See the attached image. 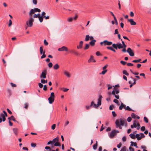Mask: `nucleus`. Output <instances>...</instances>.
<instances>
[{"instance_id": "1", "label": "nucleus", "mask_w": 151, "mask_h": 151, "mask_svg": "<svg viewBox=\"0 0 151 151\" xmlns=\"http://www.w3.org/2000/svg\"><path fill=\"white\" fill-rule=\"evenodd\" d=\"M127 121L124 119L120 118L119 120H116L115 122L116 127V128H119L120 129H122V128L121 126L126 125Z\"/></svg>"}, {"instance_id": "2", "label": "nucleus", "mask_w": 151, "mask_h": 151, "mask_svg": "<svg viewBox=\"0 0 151 151\" xmlns=\"http://www.w3.org/2000/svg\"><path fill=\"white\" fill-rule=\"evenodd\" d=\"M55 94L53 92L51 93L50 97L48 98L49 103L50 104H52L54 101Z\"/></svg>"}, {"instance_id": "3", "label": "nucleus", "mask_w": 151, "mask_h": 151, "mask_svg": "<svg viewBox=\"0 0 151 151\" xmlns=\"http://www.w3.org/2000/svg\"><path fill=\"white\" fill-rule=\"evenodd\" d=\"M112 46L116 50H117L118 48L121 49L123 48L122 45L120 43L118 44L114 43L112 44Z\"/></svg>"}, {"instance_id": "4", "label": "nucleus", "mask_w": 151, "mask_h": 151, "mask_svg": "<svg viewBox=\"0 0 151 151\" xmlns=\"http://www.w3.org/2000/svg\"><path fill=\"white\" fill-rule=\"evenodd\" d=\"M34 21V19L33 18L30 17L29 18L28 21L26 22V24L29 27H31L33 25V22Z\"/></svg>"}, {"instance_id": "5", "label": "nucleus", "mask_w": 151, "mask_h": 151, "mask_svg": "<svg viewBox=\"0 0 151 151\" xmlns=\"http://www.w3.org/2000/svg\"><path fill=\"white\" fill-rule=\"evenodd\" d=\"M100 44L101 45H102L103 44L104 46L110 45L112 44V42L111 41H109L107 40H104L103 42H101Z\"/></svg>"}, {"instance_id": "6", "label": "nucleus", "mask_w": 151, "mask_h": 151, "mask_svg": "<svg viewBox=\"0 0 151 151\" xmlns=\"http://www.w3.org/2000/svg\"><path fill=\"white\" fill-rule=\"evenodd\" d=\"M136 138L138 140H140L142 138L145 137V135L142 133H140L139 134H136Z\"/></svg>"}, {"instance_id": "7", "label": "nucleus", "mask_w": 151, "mask_h": 151, "mask_svg": "<svg viewBox=\"0 0 151 151\" xmlns=\"http://www.w3.org/2000/svg\"><path fill=\"white\" fill-rule=\"evenodd\" d=\"M94 102L93 101H92L91 103V104L90 106H86V109L87 110L89 109L91 107L93 106V107L95 108H97V106L96 104H94Z\"/></svg>"}, {"instance_id": "8", "label": "nucleus", "mask_w": 151, "mask_h": 151, "mask_svg": "<svg viewBox=\"0 0 151 151\" xmlns=\"http://www.w3.org/2000/svg\"><path fill=\"white\" fill-rule=\"evenodd\" d=\"M47 70H44L43 71L41 74L40 75V78H46V75L47 74Z\"/></svg>"}, {"instance_id": "9", "label": "nucleus", "mask_w": 151, "mask_h": 151, "mask_svg": "<svg viewBox=\"0 0 151 151\" xmlns=\"http://www.w3.org/2000/svg\"><path fill=\"white\" fill-rule=\"evenodd\" d=\"M127 51L130 56H133L134 55V53L132 50L130 48H128L127 50Z\"/></svg>"}, {"instance_id": "10", "label": "nucleus", "mask_w": 151, "mask_h": 151, "mask_svg": "<svg viewBox=\"0 0 151 151\" xmlns=\"http://www.w3.org/2000/svg\"><path fill=\"white\" fill-rule=\"evenodd\" d=\"M102 96L101 95H99L98 100L97 104L96 105L98 107V106H100L101 104V100Z\"/></svg>"}, {"instance_id": "11", "label": "nucleus", "mask_w": 151, "mask_h": 151, "mask_svg": "<svg viewBox=\"0 0 151 151\" xmlns=\"http://www.w3.org/2000/svg\"><path fill=\"white\" fill-rule=\"evenodd\" d=\"M58 50L60 51H68V48L65 46H63L61 48H59L58 49Z\"/></svg>"}, {"instance_id": "12", "label": "nucleus", "mask_w": 151, "mask_h": 151, "mask_svg": "<svg viewBox=\"0 0 151 151\" xmlns=\"http://www.w3.org/2000/svg\"><path fill=\"white\" fill-rule=\"evenodd\" d=\"M0 123H1L2 121L3 122H4L6 120L5 116H4V115L3 113L0 114Z\"/></svg>"}, {"instance_id": "13", "label": "nucleus", "mask_w": 151, "mask_h": 151, "mask_svg": "<svg viewBox=\"0 0 151 151\" xmlns=\"http://www.w3.org/2000/svg\"><path fill=\"white\" fill-rule=\"evenodd\" d=\"M116 134H115V130H114L110 132V133L109 134V136L110 138H113Z\"/></svg>"}, {"instance_id": "14", "label": "nucleus", "mask_w": 151, "mask_h": 151, "mask_svg": "<svg viewBox=\"0 0 151 151\" xmlns=\"http://www.w3.org/2000/svg\"><path fill=\"white\" fill-rule=\"evenodd\" d=\"M83 43V42L82 41H81L79 42V45L77 46V49H79L82 48Z\"/></svg>"}, {"instance_id": "15", "label": "nucleus", "mask_w": 151, "mask_h": 151, "mask_svg": "<svg viewBox=\"0 0 151 151\" xmlns=\"http://www.w3.org/2000/svg\"><path fill=\"white\" fill-rule=\"evenodd\" d=\"M128 21L130 22L131 25H135L136 24V23L134 21L133 19H128Z\"/></svg>"}, {"instance_id": "16", "label": "nucleus", "mask_w": 151, "mask_h": 151, "mask_svg": "<svg viewBox=\"0 0 151 151\" xmlns=\"http://www.w3.org/2000/svg\"><path fill=\"white\" fill-rule=\"evenodd\" d=\"M131 116L134 119L137 118V119H139L140 118L139 116H137V115L134 113H132Z\"/></svg>"}, {"instance_id": "17", "label": "nucleus", "mask_w": 151, "mask_h": 151, "mask_svg": "<svg viewBox=\"0 0 151 151\" xmlns=\"http://www.w3.org/2000/svg\"><path fill=\"white\" fill-rule=\"evenodd\" d=\"M112 94L114 95L115 98H116L117 99H119V96L118 95H116V94L115 93V90H113L112 91Z\"/></svg>"}, {"instance_id": "18", "label": "nucleus", "mask_w": 151, "mask_h": 151, "mask_svg": "<svg viewBox=\"0 0 151 151\" xmlns=\"http://www.w3.org/2000/svg\"><path fill=\"white\" fill-rule=\"evenodd\" d=\"M92 60L93 62H96V60L93 59V56L92 55H91L90 59L88 60V62L89 63H90L92 61Z\"/></svg>"}, {"instance_id": "19", "label": "nucleus", "mask_w": 151, "mask_h": 151, "mask_svg": "<svg viewBox=\"0 0 151 151\" xmlns=\"http://www.w3.org/2000/svg\"><path fill=\"white\" fill-rule=\"evenodd\" d=\"M64 74L68 78H70V75L69 73L66 70H65L64 72Z\"/></svg>"}, {"instance_id": "20", "label": "nucleus", "mask_w": 151, "mask_h": 151, "mask_svg": "<svg viewBox=\"0 0 151 151\" xmlns=\"http://www.w3.org/2000/svg\"><path fill=\"white\" fill-rule=\"evenodd\" d=\"M58 137H56V138H54L53 139L52 141V145L54 144H55V143H56V142H58Z\"/></svg>"}, {"instance_id": "21", "label": "nucleus", "mask_w": 151, "mask_h": 151, "mask_svg": "<svg viewBox=\"0 0 151 151\" xmlns=\"http://www.w3.org/2000/svg\"><path fill=\"white\" fill-rule=\"evenodd\" d=\"M126 105H124L123 103H122L120 106L119 107V109L120 110H122L123 108H125Z\"/></svg>"}, {"instance_id": "22", "label": "nucleus", "mask_w": 151, "mask_h": 151, "mask_svg": "<svg viewBox=\"0 0 151 151\" xmlns=\"http://www.w3.org/2000/svg\"><path fill=\"white\" fill-rule=\"evenodd\" d=\"M106 48L110 50L113 52H115L116 50L114 49V48L112 47L108 46L106 47Z\"/></svg>"}, {"instance_id": "23", "label": "nucleus", "mask_w": 151, "mask_h": 151, "mask_svg": "<svg viewBox=\"0 0 151 151\" xmlns=\"http://www.w3.org/2000/svg\"><path fill=\"white\" fill-rule=\"evenodd\" d=\"M96 41L95 40H93L92 41H91L90 42L89 44L92 46H93L95 44V42H96Z\"/></svg>"}, {"instance_id": "24", "label": "nucleus", "mask_w": 151, "mask_h": 151, "mask_svg": "<svg viewBox=\"0 0 151 151\" xmlns=\"http://www.w3.org/2000/svg\"><path fill=\"white\" fill-rule=\"evenodd\" d=\"M59 68V66L58 63L56 64L53 67V68L55 70H57Z\"/></svg>"}, {"instance_id": "25", "label": "nucleus", "mask_w": 151, "mask_h": 151, "mask_svg": "<svg viewBox=\"0 0 151 151\" xmlns=\"http://www.w3.org/2000/svg\"><path fill=\"white\" fill-rule=\"evenodd\" d=\"M129 136H130V137L132 139H134L136 138V134L135 135V134H131L129 135Z\"/></svg>"}, {"instance_id": "26", "label": "nucleus", "mask_w": 151, "mask_h": 151, "mask_svg": "<svg viewBox=\"0 0 151 151\" xmlns=\"http://www.w3.org/2000/svg\"><path fill=\"white\" fill-rule=\"evenodd\" d=\"M35 12L33 9H31L30 12L29 13V15L30 16H31L32 15V14H34V13Z\"/></svg>"}, {"instance_id": "27", "label": "nucleus", "mask_w": 151, "mask_h": 151, "mask_svg": "<svg viewBox=\"0 0 151 151\" xmlns=\"http://www.w3.org/2000/svg\"><path fill=\"white\" fill-rule=\"evenodd\" d=\"M124 109H125V110H128V111H134V110H132L128 106H127L126 107H125V108Z\"/></svg>"}, {"instance_id": "28", "label": "nucleus", "mask_w": 151, "mask_h": 151, "mask_svg": "<svg viewBox=\"0 0 151 151\" xmlns=\"http://www.w3.org/2000/svg\"><path fill=\"white\" fill-rule=\"evenodd\" d=\"M98 146L97 141H96V143L93 145V148L94 150H96Z\"/></svg>"}, {"instance_id": "29", "label": "nucleus", "mask_w": 151, "mask_h": 151, "mask_svg": "<svg viewBox=\"0 0 151 151\" xmlns=\"http://www.w3.org/2000/svg\"><path fill=\"white\" fill-rule=\"evenodd\" d=\"M90 36L89 35H86V37L85 39V41H88L90 40Z\"/></svg>"}, {"instance_id": "30", "label": "nucleus", "mask_w": 151, "mask_h": 151, "mask_svg": "<svg viewBox=\"0 0 151 151\" xmlns=\"http://www.w3.org/2000/svg\"><path fill=\"white\" fill-rule=\"evenodd\" d=\"M141 59H140L138 60H133L132 61V62L133 63H138V62H141Z\"/></svg>"}, {"instance_id": "31", "label": "nucleus", "mask_w": 151, "mask_h": 151, "mask_svg": "<svg viewBox=\"0 0 151 151\" xmlns=\"http://www.w3.org/2000/svg\"><path fill=\"white\" fill-rule=\"evenodd\" d=\"M90 46V45L89 44H86L85 45V47L84 48V50H86L88 49Z\"/></svg>"}, {"instance_id": "32", "label": "nucleus", "mask_w": 151, "mask_h": 151, "mask_svg": "<svg viewBox=\"0 0 151 151\" xmlns=\"http://www.w3.org/2000/svg\"><path fill=\"white\" fill-rule=\"evenodd\" d=\"M40 52L41 55L43 54V48L42 46H40Z\"/></svg>"}, {"instance_id": "33", "label": "nucleus", "mask_w": 151, "mask_h": 151, "mask_svg": "<svg viewBox=\"0 0 151 151\" xmlns=\"http://www.w3.org/2000/svg\"><path fill=\"white\" fill-rule=\"evenodd\" d=\"M33 10L35 12H41L40 10L37 8H35Z\"/></svg>"}, {"instance_id": "34", "label": "nucleus", "mask_w": 151, "mask_h": 151, "mask_svg": "<svg viewBox=\"0 0 151 151\" xmlns=\"http://www.w3.org/2000/svg\"><path fill=\"white\" fill-rule=\"evenodd\" d=\"M123 73L127 76H128L129 73L127 72V71L125 70H124L122 71Z\"/></svg>"}, {"instance_id": "35", "label": "nucleus", "mask_w": 151, "mask_h": 151, "mask_svg": "<svg viewBox=\"0 0 151 151\" xmlns=\"http://www.w3.org/2000/svg\"><path fill=\"white\" fill-rule=\"evenodd\" d=\"M45 50H44L43 51V54H42V55L41 56V59L43 58H45L46 57V55L45 54Z\"/></svg>"}, {"instance_id": "36", "label": "nucleus", "mask_w": 151, "mask_h": 151, "mask_svg": "<svg viewBox=\"0 0 151 151\" xmlns=\"http://www.w3.org/2000/svg\"><path fill=\"white\" fill-rule=\"evenodd\" d=\"M126 147L125 146L121 148L120 151H126Z\"/></svg>"}, {"instance_id": "37", "label": "nucleus", "mask_w": 151, "mask_h": 151, "mask_svg": "<svg viewBox=\"0 0 151 151\" xmlns=\"http://www.w3.org/2000/svg\"><path fill=\"white\" fill-rule=\"evenodd\" d=\"M73 20V19L72 17H69L67 19V21L69 22H71Z\"/></svg>"}, {"instance_id": "38", "label": "nucleus", "mask_w": 151, "mask_h": 151, "mask_svg": "<svg viewBox=\"0 0 151 151\" xmlns=\"http://www.w3.org/2000/svg\"><path fill=\"white\" fill-rule=\"evenodd\" d=\"M54 145L55 146H60V145L58 142H57L54 144Z\"/></svg>"}, {"instance_id": "39", "label": "nucleus", "mask_w": 151, "mask_h": 151, "mask_svg": "<svg viewBox=\"0 0 151 151\" xmlns=\"http://www.w3.org/2000/svg\"><path fill=\"white\" fill-rule=\"evenodd\" d=\"M13 131L15 134L17 135V129L16 128H14L13 129Z\"/></svg>"}, {"instance_id": "40", "label": "nucleus", "mask_w": 151, "mask_h": 151, "mask_svg": "<svg viewBox=\"0 0 151 151\" xmlns=\"http://www.w3.org/2000/svg\"><path fill=\"white\" fill-rule=\"evenodd\" d=\"M44 44L45 45V46H47L48 45V42L46 40H45L44 41Z\"/></svg>"}, {"instance_id": "41", "label": "nucleus", "mask_w": 151, "mask_h": 151, "mask_svg": "<svg viewBox=\"0 0 151 151\" xmlns=\"http://www.w3.org/2000/svg\"><path fill=\"white\" fill-rule=\"evenodd\" d=\"M144 121L146 123H148V119L146 117H144Z\"/></svg>"}, {"instance_id": "42", "label": "nucleus", "mask_w": 151, "mask_h": 151, "mask_svg": "<svg viewBox=\"0 0 151 151\" xmlns=\"http://www.w3.org/2000/svg\"><path fill=\"white\" fill-rule=\"evenodd\" d=\"M107 71V70H105L102 71L101 73H100V74H104Z\"/></svg>"}, {"instance_id": "43", "label": "nucleus", "mask_w": 151, "mask_h": 151, "mask_svg": "<svg viewBox=\"0 0 151 151\" xmlns=\"http://www.w3.org/2000/svg\"><path fill=\"white\" fill-rule=\"evenodd\" d=\"M115 93L116 94H117L118 93H119V91L117 88H115Z\"/></svg>"}, {"instance_id": "44", "label": "nucleus", "mask_w": 151, "mask_h": 151, "mask_svg": "<svg viewBox=\"0 0 151 151\" xmlns=\"http://www.w3.org/2000/svg\"><path fill=\"white\" fill-rule=\"evenodd\" d=\"M24 108L26 109H27L28 107V104L27 103H25L24 104Z\"/></svg>"}, {"instance_id": "45", "label": "nucleus", "mask_w": 151, "mask_h": 151, "mask_svg": "<svg viewBox=\"0 0 151 151\" xmlns=\"http://www.w3.org/2000/svg\"><path fill=\"white\" fill-rule=\"evenodd\" d=\"M56 126V124H53L51 127V129L52 130H54L55 129Z\"/></svg>"}, {"instance_id": "46", "label": "nucleus", "mask_w": 151, "mask_h": 151, "mask_svg": "<svg viewBox=\"0 0 151 151\" xmlns=\"http://www.w3.org/2000/svg\"><path fill=\"white\" fill-rule=\"evenodd\" d=\"M137 129L138 130L139 129L140 127V124H139V123H138L137 124Z\"/></svg>"}, {"instance_id": "47", "label": "nucleus", "mask_w": 151, "mask_h": 151, "mask_svg": "<svg viewBox=\"0 0 151 151\" xmlns=\"http://www.w3.org/2000/svg\"><path fill=\"white\" fill-rule=\"evenodd\" d=\"M38 86H39V87L40 88H42L43 86V84L40 83H38Z\"/></svg>"}, {"instance_id": "48", "label": "nucleus", "mask_w": 151, "mask_h": 151, "mask_svg": "<svg viewBox=\"0 0 151 151\" xmlns=\"http://www.w3.org/2000/svg\"><path fill=\"white\" fill-rule=\"evenodd\" d=\"M45 14H46V13L45 12H42V13L41 14L42 17H45Z\"/></svg>"}, {"instance_id": "49", "label": "nucleus", "mask_w": 151, "mask_h": 151, "mask_svg": "<svg viewBox=\"0 0 151 151\" xmlns=\"http://www.w3.org/2000/svg\"><path fill=\"white\" fill-rule=\"evenodd\" d=\"M31 147H35L36 146V145L35 143H32L31 144Z\"/></svg>"}, {"instance_id": "50", "label": "nucleus", "mask_w": 151, "mask_h": 151, "mask_svg": "<svg viewBox=\"0 0 151 151\" xmlns=\"http://www.w3.org/2000/svg\"><path fill=\"white\" fill-rule=\"evenodd\" d=\"M119 34V32L118 31V29H116L115 30L114 34L116 35V34Z\"/></svg>"}, {"instance_id": "51", "label": "nucleus", "mask_w": 151, "mask_h": 151, "mask_svg": "<svg viewBox=\"0 0 151 151\" xmlns=\"http://www.w3.org/2000/svg\"><path fill=\"white\" fill-rule=\"evenodd\" d=\"M127 65L128 66H132L133 65V64L132 63H128L127 64Z\"/></svg>"}, {"instance_id": "52", "label": "nucleus", "mask_w": 151, "mask_h": 151, "mask_svg": "<svg viewBox=\"0 0 151 151\" xmlns=\"http://www.w3.org/2000/svg\"><path fill=\"white\" fill-rule=\"evenodd\" d=\"M48 66L49 68H51L52 66V63L50 62L48 64Z\"/></svg>"}, {"instance_id": "53", "label": "nucleus", "mask_w": 151, "mask_h": 151, "mask_svg": "<svg viewBox=\"0 0 151 151\" xmlns=\"http://www.w3.org/2000/svg\"><path fill=\"white\" fill-rule=\"evenodd\" d=\"M112 113L114 117H116V114L114 111H112Z\"/></svg>"}, {"instance_id": "54", "label": "nucleus", "mask_w": 151, "mask_h": 151, "mask_svg": "<svg viewBox=\"0 0 151 151\" xmlns=\"http://www.w3.org/2000/svg\"><path fill=\"white\" fill-rule=\"evenodd\" d=\"M120 63L123 65H124L126 64V62L125 61L122 60L120 61Z\"/></svg>"}, {"instance_id": "55", "label": "nucleus", "mask_w": 151, "mask_h": 151, "mask_svg": "<svg viewBox=\"0 0 151 151\" xmlns=\"http://www.w3.org/2000/svg\"><path fill=\"white\" fill-rule=\"evenodd\" d=\"M45 149L46 150H51V148L48 146H46L45 147Z\"/></svg>"}, {"instance_id": "56", "label": "nucleus", "mask_w": 151, "mask_h": 151, "mask_svg": "<svg viewBox=\"0 0 151 151\" xmlns=\"http://www.w3.org/2000/svg\"><path fill=\"white\" fill-rule=\"evenodd\" d=\"M122 140L123 142H125L126 140V138L125 136H123L122 138Z\"/></svg>"}, {"instance_id": "57", "label": "nucleus", "mask_w": 151, "mask_h": 151, "mask_svg": "<svg viewBox=\"0 0 151 151\" xmlns=\"http://www.w3.org/2000/svg\"><path fill=\"white\" fill-rule=\"evenodd\" d=\"M145 127L144 126H142L141 128V130L142 131H144L145 130Z\"/></svg>"}, {"instance_id": "58", "label": "nucleus", "mask_w": 151, "mask_h": 151, "mask_svg": "<svg viewBox=\"0 0 151 151\" xmlns=\"http://www.w3.org/2000/svg\"><path fill=\"white\" fill-rule=\"evenodd\" d=\"M122 144L120 142L119 143V144H118V145H117V147L119 148H120V147H121L122 146Z\"/></svg>"}, {"instance_id": "59", "label": "nucleus", "mask_w": 151, "mask_h": 151, "mask_svg": "<svg viewBox=\"0 0 151 151\" xmlns=\"http://www.w3.org/2000/svg\"><path fill=\"white\" fill-rule=\"evenodd\" d=\"M136 121H134V122L133 123V126H134V128H136L137 127V124H136Z\"/></svg>"}, {"instance_id": "60", "label": "nucleus", "mask_w": 151, "mask_h": 151, "mask_svg": "<svg viewBox=\"0 0 151 151\" xmlns=\"http://www.w3.org/2000/svg\"><path fill=\"white\" fill-rule=\"evenodd\" d=\"M132 120V118L130 117H129L127 119V121L128 122H130Z\"/></svg>"}, {"instance_id": "61", "label": "nucleus", "mask_w": 151, "mask_h": 151, "mask_svg": "<svg viewBox=\"0 0 151 151\" xmlns=\"http://www.w3.org/2000/svg\"><path fill=\"white\" fill-rule=\"evenodd\" d=\"M39 21L40 22H43V18L42 17H41L40 18H39Z\"/></svg>"}, {"instance_id": "62", "label": "nucleus", "mask_w": 151, "mask_h": 151, "mask_svg": "<svg viewBox=\"0 0 151 151\" xmlns=\"http://www.w3.org/2000/svg\"><path fill=\"white\" fill-rule=\"evenodd\" d=\"M7 112H8L9 114H12V111L10 110V109L8 108L7 109Z\"/></svg>"}, {"instance_id": "63", "label": "nucleus", "mask_w": 151, "mask_h": 151, "mask_svg": "<svg viewBox=\"0 0 151 151\" xmlns=\"http://www.w3.org/2000/svg\"><path fill=\"white\" fill-rule=\"evenodd\" d=\"M10 84L11 86L13 87H16V85L12 83H11Z\"/></svg>"}, {"instance_id": "64", "label": "nucleus", "mask_w": 151, "mask_h": 151, "mask_svg": "<svg viewBox=\"0 0 151 151\" xmlns=\"http://www.w3.org/2000/svg\"><path fill=\"white\" fill-rule=\"evenodd\" d=\"M129 149L130 151H134V149L133 148H132L131 146L129 147Z\"/></svg>"}]
</instances>
